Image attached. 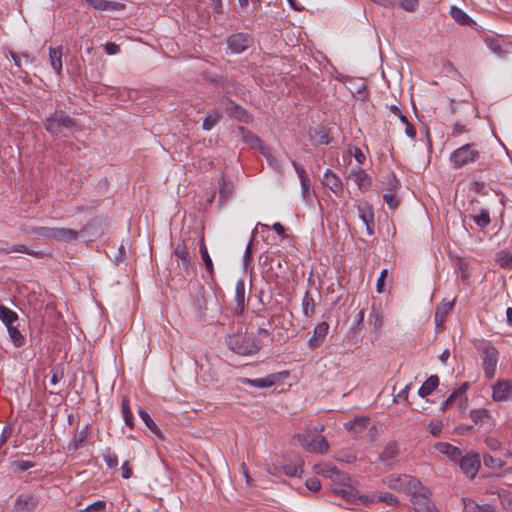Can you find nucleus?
Wrapping results in <instances>:
<instances>
[{"label": "nucleus", "mask_w": 512, "mask_h": 512, "mask_svg": "<svg viewBox=\"0 0 512 512\" xmlns=\"http://www.w3.org/2000/svg\"><path fill=\"white\" fill-rule=\"evenodd\" d=\"M226 343L232 351L239 355L255 354L261 349L262 346L260 340L253 337H248L241 331L228 335Z\"/></svg>", "instance_id": "nucleus-1"}, {"label": "nucleus", "mask_w": 512, "mask_h": 512, "mask_svg": "<svg viewBox=\"0 0 512 512\" xmlns=\"http://www.w3.org/2000/svg\"><path fill=\"white\" fill-rule=\"evenodd\" d=\"M475 347L481 355L484 376L487 379L493 378L499 360V351L492 343L486 341H479Z\"/></svg>", "instance_id": "nucleus-2"}, {"label": "nucleus", "mask_w": 512, "mask_h": 512, "mask_svg": "<svg viewBox=\"0 0 512 512\" xmlns=\"http://www.w3.org/2000/svg\"><path fill=\"white\" fill-rule=\"evenodd\" d=\"M327 476L335 484L332 491L335 495L351 501L355 497L354 490L350 487V477L347 473L331 468L327 471Z\"/></svg>", "instance_id": "nucleus-3"}, {"label": "nucleus", "mask_w": 512, "mask_h": 512, "mask_svg": "<svg viewBox=\"0 0 512 512\" xmlns=\"http://www.w3.org/2000/svg\"><path fill=\"white\" fill-rule=\"evenodd\" d=\"M383 484L388 488L410 494L417 487L420 488V480L407 474H391L383 478Z\"/></svg>", "instance_id": "nucleus-4"}, {"label": "nucleus", "mask_w": 512, "mask_h": 512, "mask_svg": "<svg viewBox=\"0 0 512 512\" xmlns=\"http://www.w3.org/2000/svg\"><path fill=\"white\" fill-rule=\"evenodd\" d=\"M411 503L416 512H440L435 504L431 501V491L420 481V488L412 490L409 494Z\"/></svg>", "instance_id": "nucleus-5"}, {"label": "nucleus", "mask_w": 512, "mask_h": 512, "mask_svg": "<svg viewBox=\"0 0 512 512\" xmlns=\"http://www.w3.org/2000/svg\"><path fill=\"white\" fill-rule=\"evenodd\" d=\"M479 156L480 153L474 148V144L468 143L451 153L450 162L453 168L459 169L465 165L475 162Z\"/></svg>", "instance_id": "nucleus-6"}, {"label": "nucleus", "mask_w": 512, "mask_h": 512, "mask_svg": "<svg viewBox=\"0 0 512 512\" xmlns=\"http://www.w3.org/2000/svg\"><path fill=\"white\" fill-rule=\"evenodd\" d=\"M75 125V121L64 111L54 112L44 122L46 131L54 136L60 134L62 128L72 129Z\"/></svg>", "instance_id": "nucleus-7"}, {"label": "nucleus", "mask_w": 512, "mask_h": 512, "mask_svg": "<svg viewBox=\"0 0 512 512\" xmlns=\"http://www.w3.org/2000/svg\"><path fill=\"white\" fill-rule=\"evenodd\" d=\"M33 232L39 236L64 243L75 241L78 238V232L71 228L38 227Z\"/></svg>", "instance_id": "nucleus-8"}, {"label": "nucleus", "mask_w": 512, "mask_h": 512, "mask_svg": "<svg viewBox=\"0 0 512 512\" xmlns=\"http://www.w3.org/2000/svg\"><path fill=\"white\" fill-rule=\"evenodd\" d=\"M460 469L470 479H474L481 467L480 456L475 452H468L458 459Z\"/></svg>", "instance_id": "nucleus-9"}, {"label": "nucleus", "mask_w": 512, "mask_h": 512, "mask_svg": "<svg viewBox=\"0 0 512 512\" xmlns=\"http://www.w3.org/2000/svg\"><path fill=\"white\" fill-rule=\"evenodd\" d=\"M221 104L229 117L246 124L252 122V116L243 107L229 98L221 99Z\"/></svg>", "instance_id": "nucleus-10"}, {"label": "nucleus", "mask_w": 512, "mask_h": 512, "mask_svg": "<svg viewBox=\"0 0 512 512\" xmlns=\"http://www.w3.org/2000/svg\"><path fill=\"white\" fill-rule=\"evenodd\" d=\"M288 372H280V373H273L270 375H267L263 378L258 379H249V378H240V383L244 385H250L256 388H267L275 385L283 378L287 377Z\"/></svg>", "instance_id": "nucleus-11"}, {"label": "nucleus", "mask_w": 512, "mask_h": 512, "mask_svg": "<svg viewBox=\"0 0 512 512\" xmlns=\"http://www.w3.org/2000/svg\"><path fill=\"white\" fill-rule=\"evenodd\" d=\"M358 216L366 226L367 234L371 236L374 233V212L372 206L367 203L357 205Z\"/></svg>", "instance_id": "nucleus-12"}, {"label": "nucleus", "mask_w": 512, "mask_h": 512, "mask_svg": "<svg viewBox=\"0 0 512 512\" xmlns=\"http://www.w3.org/2000/svg\"><path fill=\"white\" fill-rule=\"evenodd\" d=\"M38 506L37 498L32 494H20L14 504V512H33Z\"/></svg>", "instance_id": "nucleus-13"}, {"label": "nucleus", "mask_w": 512, "mask_h": 512, "mask_svg": "<svg viewBox=\"0 0 512 512\" xmlns=\"http://www.w3.org/2000/svg\"><path fill=\"white\" fill-rule=\"evenodd\" d=\"M250 42V38L243 33L233 34L227 38L228 47L235 54L245 51L249 47Z\"/></svg>", "instance_id": "nucleus-14"}, {"label": "nucleus", "mask_w": 512, "mask_h": 512, "mask_svg": "<svg viewBox=\"0 0 512 512\" xmlns=\"http://www.w3.org/2000/svg\"><path fill=\"white\" fill-rule=\"evenodd\" d=\"M492 398L496 402L507 401L512 398V383L510 381H498L493 385Z\"/></svg>", "instance_id": "nucleus-15"}, {"label": "nucleus", "mask_w": 512, "mask_h": 512, "mask_svg": "<svg viewBox=\"0 0 512 512\" xmlns=\"http://www.w3.org/2000/svg\"><path fill=\"white\" fill-rule=\"evenodd\" d=\"M329 330V324L325 321L318 323L314 327L313 335L308 340V347L310 349H316L324 343L325 337Z\"/></svg>", "instance_id": "nucleus-16"}, {"label": "nucleus", "mask_w": 512, "mask_h": 512, "mask_svg": "<svg viewBox=\"0 0 512 512\" xmlns=\"http://www.w3.org/2000/svg\"><path fill=\"white\" fill-rule=\"evenodd\" d=\"M301 445L307 450L316 453H324L328 449V444L323 436H315L311 440H308L305 436H299Z\"/></svg>", "instance_id": "nucleus-17"}, {"label": "nucleus", "mask_w": 512, "mask_h": 512, "mask_svg": "<svg viewBox=\"0 0 512 512\" xmlns=\"http://www.w3.org/2000/svg\"><path fill=\"white\" fill-rule=\"evenodd\" d=\"M91 8L97 11H116L124 9V4L109 0H81Z\"/></svg>", "instance_id": "nucleus-18"}, {"label": "nucleus", "mask_w": 512, "mask_h": 512, "mask_svg": "<svg viewBox=\"0 0 512 512\" xmlns=\"http://www.w3.org/2000/svg\"><path fill=\"white\" fill-rule=\"evenodd\" d=\"M399 454V446L395 441L388 442L383 451L379 454V460L385 464L386 467L390 468L393 465L394 459Z\"/></svg>", "instance_id": "nucleus-19"}, {"label": "nucleus", "mask_w": 512, "mask_h": 512, "mask_svg": "<svg viewBox=\"0 0 512 512\" xmlns=\"http://www.w3.org/2000/svg\"><path fill=\"white\" fill-rule=\"evenodd\" d=\"M173 255L177 258L180 269L186 274H189L190 259L187 246L184 243L177 244L174 248Z\"/></svg>", "instance_id": "nucleus-20"}, {"label": "nucleus", "mask_w": 512, "mask_h": 512, "mask_svg": "<svg viewBox=\"0 0 512 512\" xmlns=\"http://www.w3.org/2000/svg\"><path fill=\"white\" fill-rule=\"evenodd\" d=\"M370 418L367 416L356 417L355 419L348 421L344 424L345 429L348 433L353 436H357L362 433L369 425Z\"/></svg>", "instance_id": "nucleus-21"}, {"label": "nucleus", "mask_w": 512, "mask_h": 512, "mask_svg": "<svg viewBox=\"0 0 512 512\" xmlns=\"http://www.w3.org/2000/svg\"><path fill=\"white\" fill-rule=\"evenodd\" d=\"M322 183L337 196L343 192L341 179L331 170L325 172Z\"/></svg>", "instance_id": "nucleus-22"}, {"label": "nucleus", "mask_w": 512, "mask_h": 512, "mask_svg": "<svg viewBox=\"0 0 512 512\" xmlns=\"http://www.w3.org/2000/svg\"><path fill=\"white\" fill-rule=\"evenodd\" d=\"M62 55V46L49 48L50 65L58 76H61L62 74Z\"/></svg>", "instance_id": "nucleus-23"}, {"label": "nucleus", "mask_w": 512, "mask_h": 512, "mask_svg": "<svg viewBox=\"0 0 512 512\" xmlns=\"http://www.w3.org/2000/svg\"><path fill=\"white\" fill-rule=\"evenodd\" d=\"M89 425H84L81 429H77L72 441L69 443L68 449L76 451L89 438Z\"/></svg>", "instance_id": "nucleus-24"}, {"label": "nucleus", "mask_w": 512, "mask_h": 512, "mask_svg": "<svg viewBox=\"0 0 512 512\" xmlns=\"http://www.w3.org/2000/svg\"><path fill=\"white\" fill-rule=\"evenodd\" d=\"M350 177L361 190H365L371 185L370 177L361 168L353 169L350 173Z\"/></svg>", "instance_id": "nucleus-25"}, {"label": "nucleus", "mask_w": 512, "mask_h": 512, "mask_svg": "<svg viewBox=\"0 0 512 512\" xmlns=\"http://www.w3.org/2000/svg\"><path fill=\"white\" fill-rule=\"evenodd\" d=\"M436 449L446 455L449 459L453 461H458V459L461 457V450L446 442H440L435 445Z\"/></svg>", "instance_id": "nucleus-26"}, {"label": "nucleus", "mask_w": 512, "mask_h": 512, "mask_svg": "<svg viewBox=\"0 0 512 512\" xmlns=\"http://www.w3.org/2000/svg\"><path fill=\"white\" fill-rule=\"evenodd\" d=\"M439 385V378L437 375H431L421 385L418 390V395L422 398L429 396Z\"/></svg>", "instance_id": "nucleus-27"}, {"label": "nucleus", "mask_w": 512, "mask_h": 512, "mask_svg": "<svg viewBox=\"0 0 512 512\" xmlns=\"http://www.w3.org/2000/svg\"><path fill=\"white\" fill-rule=\"evenodd\" d=\"M238 129H239L240 133L242 134L243 141L246 144H248L253 149L261 150V148L264 145H263L261 139L257 135L246 130L244 127H239Z\"/></svg>", "instance_id": "nucleus-28"}, {"label": "nucleus", "mask_w": 512, "mask_h": 512, "mask_svg": "<svg viewBox=\"0 0 512 512\" xmlns=\"http://www.w3.org/2000/svg\"><path fill=\"white\" fill-rule=\"evenodd\" d=\"M302 311L303 314L308 318H311L315 315L316 303L315 299L313 298L312 294L309 291H306L303 296Z\"/></svg>", "instance_id": "nucleus-29"}, {"label": "nucleus", "mask_w": 512, "mask_h": 512, "mask_svg": "<svg viewBox=\"0 0 512 512\" xmlns=\"http://www.w3.org/2000/svg\"><path fill=\"white\" fill-rule=\"evenodd\" d=\"M303 460L301 458H295L291 463L283 466V471L286 475L297 477L303 472Z\"/></svg>", "instance_id": "nucleus-30"}, {"label": "nucleus", "mask_w": 512, "mask_h": 512, "mask_svg": "<svg viewBox=\"0 0 512 512\" xmlns=\"http://www.w3.org/2000/svg\"><path fill=\"white\" fill-rule=\"evenodd\" d=\"M0 320L6 327H10L18 320V315L13 310L0 304Z\"/></svg>", "instance_id": "nucleus-31"}, {"label": "nucleus", "mask_w": 512, "mask_h": 512, "mask_svg": "<svg viewBox=\"0 0 512 512\" xmlns=\"http://www.w3.org/2000/svg\"><path fill=\"white\" fill-rule=\"evenodd\" d=\"M469 416L475 425H483L487 420L491 419V415L487 409H472Z\"/></svg>", "instance_id": "nucleus-32"}, {"label": "nucleus", "mask_w": 512, "mask_h": 512, "mask_svg": "<svg viewBox=\"0 0 512 512\" xmlns=\"http://www.w3.org/2000/svg\"><path fill=\"white\" fill-rule=\"evenodd\" d=\"M13 252L24 253V254H28L33 257H41L42 256L41 252L34 251L25 245H14L10 248H0V254H9V253H13Z\"/></svg>", "instance_id": "nucleus-33"}, {"label": "nucleus", "mask_w": 512, "mask_h": 512, "mask_svg": "<svg viewBox=\"0 0 512 512\" xmlns=\"http://www.w3.org/2000/svg\"><path fill=\"white\" fill-rule=\"evenodd\" d=\"M261 154L267 159L269 165L277 171H282L281 161L273 154L271 148L263 146L260 150Z\"/></svg>", "instance_id": "nucleus-34"}, {"label": "nucleus", "mask_w": 512, "mask_h": 512, "mask_svg": "<svg viewBox=\"0 0 512 512\" xmlns=\"http://www.w3.org/2000/svg\"><path fill=\"white\" fill-rule=\"evenodd\" d=\"M450 15L457 23L461 25H470L473 22L472 19L457 6L451 7Z\"/></svg>", "instance_id": "nucleus-35"}, {"label": "nucleus", "mask_w": 512, "mask_h": 512, "mask_svg": "<svg viewBox=\"0 0 512 512\" xmlns=\"http://www.w3.org/2000/svg\"><path fill=\"white\" fill-rule=\"evenodd\" d=\"M245 282L240 279L237 281L235 286V300L237 303V308L239 310H243L245 306Z\"/></svg>", "instance_id": "nucleus-36"}, {"label": "nucleus", "mask_w": 512, "mask_h": 512, "mask_svg": "<svg viewBox=\"0 0 512 512\" xmlns=\"http://www.w3.org/2000/svg\"><path fill=\"white\" fill-rule=\"evenodd\" d=\"M495 261L497 264L507 270H512V254L506 250H501L496 254Z\"/></svg>", "instance_id": "nucleus-37"}, {"label": "nucleus", "mask_w": 512, "mask_h": 512, "mask_svg": "<svg viewBox=\"0 0 512 512\" xmlns=\"http://www.w3.org/2000/svg\"><path fill=\"white\" fill-rule=\"evenodd\" d=\"M221 114L217 110L209 112L203 119L202 128L206 131L211 130L220 120Z\"/></svg>", "instance_id": "nucleus-38"}, {"label": "nucleus", "mask_w": 512, "mask_h": 512, "mask_svg": "<svg viewBox=\"0 0 512 512\" xmlns=\"http://www.w3.org/2000/svg\"><path fill=\"white\" fill-rule=\"evenodd\" d=\"M498 497L502 506L512 511V485L508 489H501L498 491Z\"/></svg>", "instance_id": "nucleus-39"}, {"label": "nucleus", "mask_w": 512, "mask_h": 512, "mask_svg": "<svg viewBox=\"0 0 512 512\" xmlns=\"http://www.w3.org/2000/svg\"><path fill=\"white\" fill-rule=\"evenodd\" d=\"M121 410L124 417L125 424L130 428H133V415L129 405V399L123 397L121 401Z\"/></svg>", "instance_id": "nucleus-40"}, {"label": "nucleus", "mask_w": 512, "mask_h": 512, "mask_svg": "<svg viewBox=\"0 0 512 512\" xmlns=\"http://www.w3.org/2000/svg\"><path fill=\"white\" fill-rule=\"evenodd\" d=\"M139 416L152 433H154L155 435H157L159 437L161 436V431L159 430L158 426L155 424L153 419L150 417V415L146 411L139 410Z\"/></svg>", "instance_id": "nucleus-41"}, {"label": "nucleus", "mask_w": 512, "mask_h": 512, "mask_svg": "<svg viewBox=\"0 0 512 512\" xmlns=\"http://www.w3.org/2000/svg\"><path fill=\"white\" fill-rule=\"evenodd\" d=\"M199 252H200L201 258H202V260H203V262L205 264L206 270L210 274H212L213 273V263H212V260H211V258L209 256L206 244H205L203 239L200 241Z\"/></svg>", "instance_id": "nucleus-42"}, {"label": "nucleus", "mask_w": 512, "mask_h": 512, "mask_svg": "<svg viewBox=\"0 0 512 512\" xmlns=\"http://www.w3.org/2000/svg\"><path fill=\"white\" fill-rule=\"evenodd\" d=\"M469 388L468 382H464L457 390H455L456 394L459 396V407L460 409H466L467 407V396L466 392Z\"/></svg>", "instance_id": "nucleus-43"}, {"label": "nucleus", "mask_w": 512, "mask_h": 512, "mask_svg": "<svg viewBox=\"0 0 512 512\" xmlns=\"http://www.w3.org/2000/svg\"><path fill=\"white\" fill-rule=\"evenodd\" d=\"M7 330H8L9 336H10L11 340L13 341V343L15 344V346L21 347L24 344V337L22 336V334L20 333L18 328L13 325V326L7 327Z\"/></svg>", "instance_id": "nucleus-44"}, {"label": "nucleus", "mask_w": 512, "mask_h": 512, "mask_svg": "<svg viewBox=\"0 0 512 512\" xmlns=\"http://www.w3.org/2000/svg\"><path fill=\"white\" fill-rule=\"evenodd\" d=\"M483 461H484V465L487 468H491V469H500L503 467V464H504L502 459H500L498 457H493L489 454H485L483 456Z\"/></svg>", "instance_id": "nucleus-45"}, {"label": "nucleus", "mask_w": 512, "mask_h": 512, "mask_svg": "<svg viewBox=\"0 0 512 512\" xmlns=\"http://www.w3.org/2000/svg\"><path fill=\"white\" fill-rule=\"evenodd\" d=\"M378 501L384 502L393 507H397L400 504L398 497L389 492L380 493L378 495Z\"/></svg>", "instance_id": "nucleus-46"}, {"label": "nucleus", "mask_w": 512, "mask_h": 512, "mask_svg": "<svg viewBox=\"0 0 512 512\" xmlns=\"http://www.w3.org/2000/svg\"><path fill=\"white\" fill-rule=\"evenodd\" d=\"M103 460L109 468H115L118 465V457L110 448L104 451Z\"/></svg>", "instance_id": "nucleus-47"}, {"label": "nucleus", "mask_w": 512, "mask_h": 512, "mask_svg": "<svg viewBox=\"0 0 512 512\" xmlns=\"http://www.w3.org/2000/svg\"><path fill=\"white\" fill-rule=\"evenodd\" d=\"M473 220L479 227L484 228L490 223L489 212L487 210H481L478 215L473 217Z\"/></svg>", "instance_id": "nucleus-48"}, {"label": "nucleus", "mask_w": 512, "mask_h": 512, "mask_svg": "<svg viewBox=\"0 0 512 512\" xmlns=\"http://www.w3.org/2000/svg\"><path fill=\"white\" fill-rule=\"evenodd\" d=\"M386 190L387 192H397V190L400 187L399 180L396 178V176L393 173H390L386 176Z\"/></svg>", "instance_id": "nucleus-49"}, {"label": "nucleus", "mask_w": 512, "mask_h": 512, "mask_svg": "<svg viewBox=\"0 0 512 512\" xmlns=\"http://www.w3.org/2000/svg\"><path fill=\"white\" fill-rule=\"evenodd\" d=\"M233 194V186L232 184H228L225 181L222 183L219 189V197L222 201H227L231 198Z\"/></svg>", "instance_id": "nucleus-50"}, {"label": "nucleus", "mask_w": 512, "mask_h": 512, "mask_svg": "<svg viewBox=\"0 0 512 512\" xmlns=\"http://www.w3.org/2000/svg\"><path fill=\"white\" fill-rule=\"evenodd\" d=\"M383 200L389 206L390 209H396L399 205V199L396 196V192H386L383 195Z\"/></svg>", "instance_id": "nucleus-51"}, {"label": "nucleus", "mask_w": 512, "mask_h": 512, "mask_svg": "<svg viewBox=\"0 0 512 512\" xmlns=\"http://www.w3.org/2000/svg\"><path fill=\"white\" fill-rule=\"evenodd\" d=\"M373 317H374V328L373 332L376 334H380L383 326V315L379 310L373 309Z\"/></svg>", "instance_id": "nucleus-52"}, {"label": "nucleus", "mask_w": 512, "mask_h": 512, "mask_svg": "<svg viewBox=\"0 0 512 512\" xmlns=\"http://www.w3.org/2000/svg\"><path fill=\"white\" fill-rule=\"evenodd\" d=\"M106 508V502L102 500L95 501L94 503L85 507L83 512H102Z\"/></svg>", "instance_id": "nucleus-53"}, {"label": "nucleus", "mask_w": 512, "mask_h": 512, "mask_svg": "<svg viewBox=\"0 0 512 512\" xmlns=\"http://www.w3.org/2000/svg\"><path fill=\"white\" fill-rule=\"evenodd\" d=\"M463 509L464 512H479L480 505L472 499L463 498Z\"/></svg>", "instance_id": "nucleus-54"}, {"label": "nucleus", "mask_w": 512, "mask_h": 512, "mask_svg": "<svg viewBox=\"0 0 512 512\" xmlns=\"http://www.w3.org/2000/svg\"><path fill=\"white\" fill-rule=\"evenodd\" d=\"M10 55L15 65L19 68L22 67V58L25 59L26 62H32V58L27 53L17 54L15 52H10Z\"/></svg>", "instance_id": "nucleus-55"}, {"label": "nucleus", "mask_w": 512, "mask_h": 512, "mask_svg": "<svg viewBox=\"0 0 512 512\" xmlns=\"http://www.w3.org/2000/svg\"><path fill=\"white\" fill-rule=\"evenodd\" d=\"M13 467L18 471H26L35 466V463L26 460H16L12 463Z\"/></svg>", "instance_id": "nucleus-56"}, {"label": "nucleus", "mask_w": 512, "mask_h": 512, "mask_svg": "<svg viewBox=\"0 0 512 512\" xmlns=\"http://www.w3.org/2000/svg\"><path fill=\"white\" fill-rule=\"evenodd\" d=\"M402 9L408 12H413L418 6V0H399Z\"/></svg>", "instance_id": "nucleus-57"}, {"label": "nucleus", "mask_w": 512, "mask_h": 512, "mask_svg": "<svg viewBox=\"0 0 512 512\" xmlns=\"http://www.w3.org/2000/svg\"><path fill=\"white\" fill-rule=\"evenodd\" d=\"M306 487L310 490V491H314V492H317L320 490L321 488V483H320V480L316 477H312V478H308L306 480Z\"/></svg>", "instance_id": "nucleus-58"}, {"label": "nucleus", "mask_w": 512, "mask_h": 512, "mask_svg": "<svg viewBox=\"0 0 512 512\" xmlns=\"http://www.w3.org/2000/svg\"><path fill=\"white\" fill-rule=\"evenodd\" d=\"M387 275H388V270L383 269L381 271L380 276L378 277L377 283H376V290L378 293L384 292V283H385V279H386Z\"/></svg>", "instance_id": "nucleus-59"}, {"label": "nucleus", "mask_w": 512, "mask_h": 512, "mask_svg": "<svg viewBox=\"0 0 512 512\" xmlns=\"http://www.w3.org/2000/svg\"><path fill=\"white\" fill-rule=\"evenodd\" d=\"M442 422L441 421H431L429 423V431L433 436H439L442 431Z\"/></svg>", "instance_id": "nucleus-60"}, {"label": "nucleus", "mask_w": 512, "mask_h": 512, "mask_svg": "<svg viewBox=\"0 0 512 512\" xmlns=\"http://www.w3.org/2000/svg\"><path fill=\"white\" fill-rule=\"evenodd\" d=\"M452 308H453V304L452 303H446L442 307H438L437 310H436V313H435L436 320L438 319L440 314H442L441 315V319H440V321H442L443 320V316L445 314H447L449 311H451Z\"/></svg>", "instance_id": "nucleus-61"}, {"label": "nucleus", "mask_w": 512, "mask_h": 512, "mask_svg": "<svg viewBox=\"0 0 512 512\" xmlns=\"http://www.w3.org/2000/svg\"><path fill=\"white\" fill-rule=\"evenodd\" d=\"M468 132V129L466 128L465 125L461 124V123H456L454 124L453 126V129H452V136L453 137H458L464 133H467Z\"/></svg>", "instance_id": "nucleus-62"}, {"label": "nucleus", "mask_w": 512, "mask_h": 512, "mask_svg": "<svg viewBox=\"0 0 512 512\" xmlns=\"http://www.w3.org/2000/svg\"><path fill=\"white\" fill-rule=\"evenodd\" d=\"M104 49L108 55H115L120 51V47L113 42L106 43Z\"/></svg>", "instance_id": "nucleus-63"}, {"label": "nucleus", "mask_w": 512, "mask_h": 512, "mask_svg": "<svg viewBox=\"0 0 512 512\" xmlns=\"http://www.w3.org/2000/svg\"><path fill=\"white\" fill-rule=\"evenodd\" d=\"M485 443L491 450H498L501 448L500 441L494 437L486 438Z\"/></svg>", "instance_id": "nucleus-64"}]
</instances>
